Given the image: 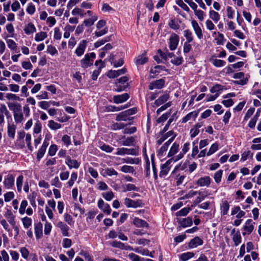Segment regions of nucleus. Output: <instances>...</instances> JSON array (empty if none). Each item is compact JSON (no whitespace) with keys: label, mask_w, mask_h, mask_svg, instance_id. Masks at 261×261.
<instances>
[{"label":"nucleus","mask_w":261,"mask_h":261,"mask_svg":"<svg viewBox=\"0 0 261 261\" xmlns=\"http://www.w3.org/2000/svg\"><path fill=\"white\" fill-rule=\"evenodd\" d=\"M161 134L162 135V137L160 139H159L156 141V143L159 145H160L168 137L173 135L174 132L172 130H170L165 134H164V133Z\"/></svg>","instance_id":"obj_24"},{"label":"nucleus","mask_w":261,"mask_h":261,"mask_svg":"<svg viewBox=\"0 0 261 261\" xmlns=\"http://www.w3.org/2000/svg\"><path fill=\"white\" fill-rule=\"evenodd\" d=\"M132 190L138 191V188L137 187H136L134 185L129 184H127L126 185V186L124 189V192L132 191Z\"/></svg>","instance_id":"obj_58"},{"label":"nucleus","mask_w":261,"mask_h":261,"mask_svg":"<svg viewBox=\"0 0 261 261\" xmlns=\"http://www.w3.org/2000/svg\"><path fill=\"white\" fill-rule=\"evenodd\" d=\"M172 102L169 101L168 102L165 103L163 106H161L160 108H159L156 111V113L158 115H159L162 111L165 110L171 106Z\"/></svg>","instance_id":"obj_52"},{"label":"nucleus","mask_w":261,"mask_h":261,"mask_svg":"<svg viewBox=\"0 0 261 261\" xmlns=\"http://www.w3.org/2000/svg\"><path fill=\"white\" fill-rule=\"evenodd\" d=\"M87 42L85 40L82 41L76 48L75 53L78 57H81L84 53L87 46Z\"/></svg>","instance_id":"obj_6"},{"label":"nucleus","mask_w":261,"mask_h":261,"mask_svg":"<svg viewBox=\"0 0 261 261\" xmlns=\"http://www.w3.org/2000/svg\"><path fill=\"white\" fill-rule=\"evenodd\" d=\"M129 98V95L127 93H124L121 95L114 96L113 100L115 103H119L126 101Z\"/></svg>","instance_id":"obj_10"},{"label":"nucleus","mask_w":261,"mask_h":261,"mask_svg":"<svg viewBox=\"0 0 261 261\" xmlns=\"http://www.w3.org/2000/svg\"><path fill=\"white\" fill-rule=\"evenodd\" d=\"M131 250H133L137 253H140L143 255H149V250L147 249H143L142 248L137 247L133 249L132 247L130 249Z\"/></svg>","instance_id":"obj_33"},{"label":"nucleus","mask_w":261,"mask_h":261,"mask_svg":"<svg viewBox=\"0 0 261 261\" xmlns=\"http://www.w3.org/2000/svg\"><path fill=\"white\" fill-rule=\"evenodd\" d=\"M66 164L68 165L70 169L74 168L77 169L80 166V163L75 160H72L69 156L66 158Z\"/></svg>","instance_id":"obj_15"},{"label":"nucleus","mask_w":261,"mask_h":261,"mask_svg":"<svg viewBox=\"0 0 261 261\" xmlns=\"http://www.w3.org/2000/svg\"><path fill=\"white\" fill-rule=\"evenodd\" d=\"M0 111L5 115L7 119L11 118V115L9 111L7 110L6 106L4 104H1L0 106Z\"/></svg>","instance_id":"obj_38"},{"label":"nucleus","mask_w":261,"mask_h":261,"mask_svg":"<svg viewBox=\"0 0 261 261\" xmlns=\"http://www.w3.org/2000/svg\"><path fill=\"white\" fill-rule=\"evenodd\" d=\"M184 36L187 39L186 42H191L193 40L192 32L189 30H186L184 31Z\"/></svg>","instance_id":"obj_42"},{"label":"nucleus","mask_w":261,"mask_h":261,"mask_svg":"<svg viewBox=\"0 0 261 261\" xmlns=\"http://www.w3.org/2000/svg\"><path fill=\"white\" fill-rule=\"evenodd\" d=\"M223 171L219 170L217 171L214 175V179L217 183L221 181Z\"/></svg>","instance_id":"obj_54"},{"label":"nucleus","mask_w":261,"mask_h":261,"mask_svg":"<svg viewBox=\"0 0 261 261\" xmlns=\"http://www.w3.org/2000/svg\"><path fill=\"white\" fill-rule=\"evenodd\" d=\"M36 28L32 23H29L24 29V31L27 35L33 34L36 32Z\"/></svg>","instance_id":"obj_28"},{"label":"nucleus","mask_w":261,"mask_h":261,"mask_svg":"<svg viewBox=\"0 0 261 261\" xmlns=\"http://www.w3.org/2000/svg\"><path fill=\"white\" fill-rule=\"evenodd\" d=\"M169 98V95L168 93H165L163 94V95L159 97L155 101L154 104L156 106H159L160 105H162L164 102L167 101L168 99Z\"/></svg>","instance_id":"obj_19"},{"label":"nucleus","mask_w":261,"mask_h":261,"mask_svg":"<svg viewBox=\"0 0 261 261\" xmlns=\"http://www.w3.org/2000/svg\"><path fill=\"white\" fill-rule=\"evenodd\" d=\"M28 205V202L27 200H23L21 203V204H20V208H19V213L21 214H23L25 212V208L27 207Z\"/></svg>","instance_id":"obj_62"},{"label":"nucleus","mask_w":261,"mask_h":261,"mask_svg":"<svg viewBox=\"0 0 261 261\" xmlns=\"http://www.w3.org/2000/svg\"><path fill=\"white\" fill-rule=\"evenodd\" d=\"M194 255V253L188 252L187 253H182L180 256V258L183 261H186L189 259V258H192Z\"/></svg>","instance_id":"obj_47"},{"label":"nucleus","mask_w":261,"mask_h":261,"mask_svg":"<svg viewBox=\"0 0 261 261\" xmlns=\"http://www.w3.org/2000/svg\"><path fill=\"white\" fill-rule=\"evenodd\" d=\"M123 161L124 163H126L138 164L140 162V160L138 158L132 159L130 158H126L123 159Z\"/></svg>","instance_id":"obj_46"},{"label":"nucleus","mask_w":261,"mask_h":261,"mask_svg":"<svg viewBox=\"0 0 261 261\" xmlns=\"http://www.w3.org/2000/svg\"><path fill=\"white\" fill-rule=\"evenodd\" d=\"M97 20L96 16H92L90 18L86 19L84 21V23L86 26H91L93 25L95 21Z\"/></svg>","instance_id":"obj_39"},{"label":"nucleus","mask_w":261,"mask_h":261,"mask_svg":"<svg viewBox=\"0 0 261 261\" xmlns=\"http://www.w3.org/2000/svg\"><path fill=\"white\" fill-rule=\"evenodd\" d=\"M8 46L12 50H15L17 48L16 43L11 39H9L7 41Z\"/></svg>","instance_id":"obj_61"},{"label":"nucleus","mask_w":261,"mask_h":261,"mask_svg":"<svg viewBox=\"0 0 261 261\" xmlns=\"http://www.w3.org/2000/svg\"><path fill=\"white\" fill-rule=\"evenodd\" d=\"M48 126L51 129H57L61 127V124L55 122L54 120H50L48 122Z\"/></svg>","instance_id":"obj_41"},{"label":"nucleus","mask_w":261,"mask_h":261,"mask_svg":"<svg viewBox=\"0 0 261 261\" xmlns=\"http://www.w3.org/2000/svg\"><path fill=\"white\" fill-rule=\"evenodd\" d=\"M111 245L113 247L118 248L121 249L130 250L132 247L129 246H125L124 244L117 241H114L111 243Z\"/></svg>","instance_id":"obj_22"},{"label":"nucleus","mask_w":261,"mask_h":261,"mask_svg":"<svg viewBox=\"0 0 261 261\" xmlns=\"http://www.w3.org/2000/svg\"><path fill=\"white\" fill-rule=\"evenodd\" d=\"M9 109L13 111V114L21 111V106L20 103L10 102L8 103Z\"/></svg>","instance_id":"obj_18"},{"label":"nucleus","mask_w":261,"mask_h":261,"mask_svg":"<svg viewBox=\"0 0 261 261\" xmlns=\"http://www.w3.org/2000/svg\"><path fill=\"white\" fill-rule=\"evenodd\" d=\"M5 187L10 189L14 185V177L12 174H8L4 181Z\"/></svg>","instance_id":"obj_9"},{"label":"nucleus","mask_w":261,"mask_h":261,"mask_svg":"<svg viewBox=\"0 0 261 261\" xmlns=\"http://www.w3.org/2000/svg\"><path fill=\"white\" fill-rule=\"evenodd\" d=\"M57 150V146L55 144L51 145L49 148L48 154L50 156H53L56 154Z\"/></svg>","instance_id":"obj_64"},{"label":"nucleus","mask_w":261,"mask_h":261,"mask_svg":"<svg viewBox=\"0 0 261 261\" xmlns=\"http://www.w3.org/2000/svg\"><path fill=\"white\" fill-rule=\"evenodd\" d=\"M126 126L125 124L122 123H115L112 126V129L113 130L121 129L124 128Z\"/></svg>","instance_id":"obj_60"},{"label":"nucleus","mask_w":261,"mask_h":261,"mask_svg":"<svg viewBox=\"0 0 261 261\" xmlns=\"http://www.w3.org/2000/svg\"><path fill=\"white\" fill-rule=\"evenodd\" d=\"M175 137L176 135H174L173 136H172L170 139H169L166 142H165L164 144V145L161 147L159 151V153L160 154L163 155L164 152L167 150L169 146L173 142Z\"/></svg>","instance_id":"obj_12"},{"label":"nucleus","mask_w":261,"mask_h":261,"mask_svg":"<svg viewBox=\"0 0 261 261\" xmlns=\"http://www.w3.org/2000/svg\"><path fill=\"white\" fill-rule=\"evenodd\" d=\"M210 17L215 22H217L220 19V15L219 13L214 10L210 11Z\"/></svg>","instance_id":"obj_37"},{"label":"nucleus","mask_w":261,"mask_h":261,"mask_svg":"<svg viewBox=\"0 0 261 261\" xmlns=\"http://www.w3.org/2000/svg\"><path fill=\"white\" fill-rule=\"evenodd\" d=\"M179 223L183 227L189 226L192 224V218L188 217L186 218H183L179 220Z\"/></svg>","instance_id":"obj_23"},{"label":"nucleus","mask_w":261,"mask_h":261,"mask_svg":"<svg viewBox=\"0 0 261 261\" xmlns=\"http://www.w3.org/2000/svg\"><path fill=\"white\" fill-rule=\"evenodd\" d=\"M103 197L108 201L111 200L114 197V194L112 191L102 194Z\"/></svg>","instance_id":"obj_63"},{"label":"nucleus","mask_w":261,"mask_h":261,"mask_svg":"<svg viewBox=\"0 0 261 261\" xmlns=\"http://www.w3.org/2000/svg\"><path fill=\"white\" fill-rule=\"evenodd\" d=\"M211 183V178L209 176H204L200 178L197 181V184L201 187H208Z\"/></svg>","instance_id":"obj_17"},{"label":"nucleus","mask_w":261,"mask_h":261,"mask_svg":"<svg viewBox=\"0 0 261 261\" xmlns=\"http://www.w3.org/2000/svg\"><path fill=\"white\" fill-rule=\"evenodd\" d=\"M135 139L134 137H128L126 140L123 141L122 145L124 146H129L133 145Z\"/></svg>","instance_id":"obj_43"},{"label":"nucleus","mask_w":261,"mask_h":261,"mask_svg":"<svg viewBox=\"0 0 261 261\" xmlns=\"http://www.w3.org/2000/svg\"><path fill=\"white\" fill-rule=\"evenodd\" d=\"M198 113L196 112H192L187 115L182 119V122H186L193 117L196 118L197 116Z\"/></svg>","instance_id":"obj_40"},{"label":"nucleus","mask_w":261,"mask_h":261,"mask_svg":"<svg viewBox=\"0 0 261 261\" xmlns=\"http://www.w3.org/2000/svg\"><path fill=\"white\" fill-rule=\"evenodd\" d=\"M165 83V80L163 79H161L150 83L148 86V88L151 90L154 89H161L164 86Z\"/></svg>","instance_id":"obj_5"},{"label":"nucleus","mask_w":261,"mask_h":261,"mask_svg":"<svg viewBox=\"0 0 261 261\" xmlns=\"http://www.w3.org/2000/svg\"><path fill=\"white\" fill-rule=\"evenodd\" d=\"M116 155H124L125 154H131L137 155L138 154V150L137 148H118L117 149Z\"/></svg>","instance_id":"obj_2"},{"label":"nucleus","mask_w":261,"mask_h":261,"mask_svg":"<svg viewBox=\"0 0 261 261\" xmlns=\"http://www.w3.org/2000/svg\"><path fill=\"white\" fill-rule=\"evenodd\" d=\"M103 175L106 176H112L117 175V172L112 168H107L103 170Z\"/></svg>","instance_id":"obj_29"},{"label":"nucleus","mask_w":261,"mask_h":261,"mask_svg":"<svg viewBox=\"0 0 261 261\" xmlns=\"http://www.w3.org/2000/svg\"><path fill=\"white\" fill-rule=\"evenodd\" d=\"M128 115L127 114L126 111L122 112L117 115L116 120L117 121H126L127 120H130L128 118Z\"/></svg>","instance_id":"obj_31"},{"label":"nucleus","mask_w":261,"mask_h":261,"mask_svg":"<svg viewBox=\"0 0 261 261\" xmlns=\"http://www.w3.org/2000/svg\"><path fill=\"white\" fill-rule=\"evenodd\" d=\"M124 204L127 207L134 208L141 207L143 205V203L140 200L135 201L127 198L124 199Z\"/></svg>","instance_id":"obj_4"},{"label":"nucleus","mask_w":261,"mask_h":261,"mask_svg":"<svg viewBox=\"0 0 261 261\" xmlns=\"http://www.w3.org/2000/svg\"><path fill=\"white\" fill-rule=\"evenodd\" d=\"M23 226L25 228H28L31 225L32 220L31 218L25 217L22 219Z\"/></svg>","instance_id":"obj_56"},{"label":"nucleus","mask_w":261,"mask_h":261,"mask_svg":"<svg viewBox=\"0 0 261 261\" xmlns=\"http://www.w3.org/2000/svg\"><path fill=\"white\" fill-rule=\"evenodd\" d=\"M5 216L12 225H14L15 224L14 216L10 211L7 210V212L5 214Z\"/></svg>","instance_id":"obj_30"},{"label":"nucleus","mask_w":261,"mask_h":261,"mask_svg":"<svg viewBox=\"0 0 261 261\" xmlns=\"http://www.w3.org/2000/svg\"><path fill=\"white\" fill-rule=\"evenodd\" d=\"M23 177L22 175H20L18 177L16 180V186L17 188V190L19 192L21 191L22 182H23Z\"/></svg>","instance_id":"obj_50"},{"label":"nucleus","mask_w":261,"mask_h":261,"mask_svg":"<svg viewBox=\"0 0 261 261\" xmlns=\"http://www.w3.org/2000/svg\"><path fill=\"white\" fill-rule=\"evenodd\" d=\"M126 72V69L125 68H123L120 70H118L117 71L115 70H110L109 71L108 73V76L110 78H114L119 76L121 74H124Z\"/></svg>","instance_id":"obj_14"},{"label":"nucleus","mask_w":261,"mask_h":261,"mask_svg":"<svg viewBox=\"0 0 261 261\" xmlns=\"http://www.w3.org/2000/svg\"><path fill=\"white\" fill-rule=\"evenodd\" d=\"M16 126L14 124H10L8 123V135L9 137L14 139L15 134V130Z\"/></svg>","instance_id":"obj_25"},{"label":"nucleus","mask_w":261,"mask_h":261,"mask_svg":"<svg viewBox=\"0 0 261 261\" xmlns=\"http://www.w3.org/2000/svg\"><path fill=\"white\" fill-rule=\"evenodd\" d=\"M170 162L169 161H167L165 164H163L161 166V170L160 172V176L161 177L166 176L170 170Z\"/></svg>","instance_id":"obj_11"},{"label":"nucleus","mask_w":261,"mask_h":261,"mask_svg":"<svg viewBox=\"0 0 261 261\" xmlns=\"http://www.w3.org/2000/svg\"><path fill=\"white\" fill-rule=\"evenodd\" d=\"M220 208L222 214L223 215H227L229 208V204L227 201H223Z\"/></svg>","instance_id":"obj_27"},{"label":"nucleus","mask_w":261,"mask_h":261,"mask_svg":"<svg viewBox=\"0 0 261 261\" xmlns=\"http://www.w3.org/2000/svg\"><path fill=\"white\" fill-rule=\"evenodd\" d=\"M96 55L94 53L87 54L85 55L84 59L81 60V65L84 68H86L93 65V59Z\"/></svg>","instance_id":"obj_1"},{"label":"nucleus","mask_w":261,"mask_h":261,"mask_svg":"<svg viewBox=\"0 0 261 261\" xmlns=\"http://www.w3.org/2000/svg\"><path fill=\"white\" fill-rule=\"evenodd\" d=\"M47 33L45 32H41L36 34L35 40L38 42L44 40L47 37Z\"/></svg>","instance_id":"obj_35"},{"label":"nucleus","mask_w":261,"mask_h":261,"mask_svg":"<svg viewBox=\"0 0 261 261\" xmlns=\"http://www.w3.org/2000/svg\"><path fill=\"white\" fill-rule=\"evenodd\" d=\"M134 225L138 227H148V224L144 220L135 218L134 220Z\"/></svg>","instance_id":"obj_21"},{"label":"nucleus","mask_w":261,"mask_h":261,"mask_svg":"<svg viewBox=\"0 0 261 261\" xmlns=\"http://www.w3.org/2000/svg\"><path fill=\"white\" fill-rule=\"evenodd\" d=\"M121 170L124 173H133L135 171L133 167L127 165L123 166Z\"/></svg>","instance_id":"obj_49"},{"label":"nucleus","mask_w":261,"mask_h":261,"mask_svg":"<svg viewBox=\"0 0 261 261\" xmlns=\"http://www.w3.org/2000/svg\"><path fill=\"white\" fill-rule=\"evenodd\" d=\"M190 210L189 207H184L176 213V215L179 216H185L188 214Z\"/></svg>","instance_id":"obj_53"},{"label":"nucleus","mask_w":261,"mask_h":261,"mask_svg":"<svg viewBox=\"0 0 261 261\" xmlns=\"http://www.w3.org/2000/svg\"><path fill=\"white\" fill-rule=\"evenodd\" d=\"M14 119L16 123H21L23 120V116L21 111L13 114Z\"/></svg>","instance_id":"obj_34"},{"label":"nucleus","mask_w":261,"mask_h":261,"mask_svg":"<svg viewBox=\"0 0 261 261\" xmlns=\"http://www.w3.org/2000/svg\"><path fill=\"white\" fill-rule=\"evenodd\" d=\"M232 240L236 246H238L241 242V236L238 232L234 234L233 236Z\"/></svg>","instance_id":"obj_48"},{"label":"nucleus","mask_w":261,"mask_h":261,"mask_svg":"<svg viewBox=\"0 0 261 261\" xmlns=\"http://www.w3.org/2000/svg\"><path fill=\"white\" fill-rule=\"evenodd\" d=\"M253 224L254 222H252V220L248 219L245 223V225L244 226V229L248 233V234H250L252 232L254 229Z\"/></svg>","instance_id":"obj_20"},{"label":"nucleus","mask_w":261,"mask_h":261,"mask_svg":"<svg viewBox=\"0 0 261 261\" xmlns=\"http://www.w3.org/2000/svg\"><path fill=\"white\" fill-rule=\"evenodd\" d=\"M31 135L29 134H27L25 136V141L27 144V146H28V149L30 151H32L33 147L31 145Z\"/></svg>","instance_id":"obj_59"},{"label":"nucleus","mask_w":261,"mask_h":261,"mask_svg":"<svg viewBox=\"0 0 261 261\" xmlns=\"http://www.w3.org/2000/svg\"><path fill=\"white\" fill-rule=\"evenodd\" d=\"M147 61L148 59L144 56H139L137 57L136 63L137 65H143Z\"/></svg>","instance_id":"obj_44"},{"label":"nucleus","mask_w":261,"mask_h":261,"mask_svg":"<svg viewBox=\"0 0 261 261\" xmlns=\"http://www.w3.org/2000/svg\"><path fill=\"white\" fill-rule=\"evenodd\" d=\"M98 207L101 209L104 213L109 215L111 213V210L110 205L108 203H105L103 200L99 199L98 201Z\"/></svg>","instance_id":"obj_7"},{"label":"nucleus","mask_w":261,"mask_h":261,"mask_svg":"<svg viewBox=\"0 0 261 261\" xmlns=\"http://www.w3.org/2000/svg\"><path fill=\"white\" fill-rule=\"evenodd\" d=\"M192 25L197 37L199 39H201L203 37V34L201 29L199 27L198 23L196 20H194L192 21Z\"/></svg>","instance_id":"obj_8"},{"label":"nucleus","mask_w":261,"mask_h":261,"mask_svg":"<svg viewBox=\"0 0 261 261\" xmlns=\"http://www.w3.org/2000/svg\"><path fill=\"white\" fill-rule=\"evenodd\" d=\"M179 42V37L177 35L173 33L169 38V48L171 50H175Z\"/></svg>","instance_id":"obj_3"},{"label":"nucleus","mask_w":261,"mask_h":261,"mask_svg":"<svg viewBox=\"0 0 261 261\" xmlns=\"http://www.w3.org/2000/svg\"><path fill=\"white\" fill-rule=\"evenodd\" d=\"M218 148V144L216 143H214L211 146L208 152L207 153V155H210L215 152Z\"/></svg>","instance_id":"obj_55"},{"label":"nucleus","mask_w":261,"mask_h":261,"mask_svg":"<svg viewBox=\"0 0 261 261\" xmlns=\"http://www.w3.org/2000/svg\"><path fill=\"white\" fill-rule=\"evenodd\" d=\"M57 226L60 228L64 236L67 237L69 236L68 231L69 228L66 224L62 221H60L57 224Z\"/></svg>","instance_id":"obj_16"},{"label":"nucleus","mask_w":261,"mask_h":261,"mask_svg":"<svg viewBox=\"0 0 261 261\" xmlns=\"http://www.w3.org/2000/svg\"><path fill=\"white\" fill-rule=\"evenodd\" d=\"M35 232L37 239L41 238L42 235V224L41 222L38 223L35 225Z\"/></svg>","instance_id":"obj_26"},{"label":"nucleus","mask_w":261,"mask_h":261,"mask_svg":"<svg viewBox=\"0 0 261 261\" xmlns=\"http://www.w3.org/2000/svg\"><path fill=\"white\" fill-rule=\"evenodd\" d=\"M0 261H9V257L7 252L5 250L1 251V255H0Z\"/></svg>","instance_id":"obj_57"},{"label":"nucleus","mask_w":261,"mask_h":261,"mask_svg":"<svg viewBox=\"0 0 261 261\" xmlns=\"http://www.w3.org/2000/svg\"><path fill=\"white\" fill-rule=\"evenodd\" d=\"M179 146L178 144L175 142L174 143L169 150L168 156L170 157L177 153L179 149Z\"/></svg>","instance_id":"obj_32"},{"label":"nucleus","mask_w":261,"mask_h":261,"mask_svg":"<svg viewBox=\"0 0 261 261\" xmlns=\"http://www.w3.org/2000/svg\"><path fill=\"white\" fill-rule=\"evenodd\" d=\"M168 25L170 28L173 30H177L179 28V24L174 19H171L168 22Z\"/></svg>","instance_id":"obj_51"},{"label":"nucleus","mask_w":261,"mask_h":261,"mask_svg":"<svg viewBox=\"0 0 261 261\" xmlns=\"http://www.w3.org/2000/svg\"><path fill=\"white\" fill-rule=\"evenodd\" d=\"M203 244V241L198 237H196L194 239H192L189 243V246L190 248H196L198 246L202 245Z\"/></svg>","instance_id":"obj_13"},{"label":"nucleus","mask_w":261,"mask_h":261,"mask_svg":"<svg viewBox=\"0 0 261 261\" xmlns=\"http://www.w3.org/2000/svg\"><path fill=\"white\" fill-rule=\"evenodd\" d=\"M170 115L171 112H169L163 114L156 120V122L158 123H160L165 121L168 119V118L170 116Z\"/></svg>","instance_id":"obj_45"},{"label":"nucleus","mask_w":261,"mask_h":261,"mask_svg":"<svg viewBox=\"0 0 261 261\" xmlns=\"http://www.w3.org/2000/svg\"><path fill=\"white\" fill-rule=\"evenodd\" d=\"M212 64L217 67L223 66L225 64V62L219 59H211Z\"/></svg>","instance_id":"obj_36"}]
</instances>
